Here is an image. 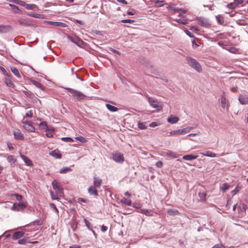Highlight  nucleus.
<instances>
[{"mask_svg":"<svg viewBox=\"0 0 248 248\" xmlns=\"http://www.w3.org/2000/svg\"><path fill=\"white\" fill-rule=\"evenodd\" d=\"M185 32L189 37H194L193 34L190 31H189L188 30H185Z\"/></svg>","mask_w":248,"mask_h":248,"instance_id":"59","label":"nucleus"},{"mask_svg":"<svg viewBox=\"0 0 248 248\" xmlns=\"http://www.w3.org/2000/svg\"><path fill=\"white\" fill-rule=\"evenodd\" d=\"M213 248H225L221 244H217L215 245Z\"/></svg>","mask_w":248,"mask_h":248,"instance_id":"58","label":"nucleus"},{"mask_svg":"<svg viewBox=\"0 0 248 248\" xmlns=\"http://www.w3.org/2000/svg\"><path fill=\"white\" fill-rule=\"evenodd\" d=\"M107 108L111 112H116L118 110V108L115 106L111 105L109 104H106Z\"/></svg>","mask_w":248,"mask_h":248,"instance_id":"27","label":"nucleus"},{"mask_svg":"<svg viewBox=\"0 0 248 248\" xmlns=\"http://www.w3.org/2000/svg\"><path fill=\"white\" fill-rule=\"evenodd\" d=\"M14 196L16 197L17 201H20L22 200V196L18 194H14Z\"/></svg>","mask_w":248,"mask_h":248,"instance_id":"54","label":"nucleus"},{"mask_svg":"<svg viewBox=\"0 0 248 248\" xmlns=\"http://www.w3.org/2000/svg\"><path fill=\"white\" fill-rule=\"evenodd\" d=\"M113 160L117 162H123L124 161L123 155L119 153H115L113 155Z\"/></svg>","mask_w":248,"mask_h":248,"instance_id":"8","label":"nucleus"},{"mask_svg":"<svg viewBox=\"0 0 248 248\" xmlns=\"http://www.w3.org/2000/svg\"><path fill=\"white\" fill-rule=\"evenodd\" d=\"M109 50H110V51H112L113 52H114V53H116V54H118V55H120V53L118 51H117V50L114 49H113V48H109Z\"/></svg>","mask_w":248,"mask_h":248,"instance_id":"62","label":"nucleus"},{"mask_svg":"<svg viewBox=\"0 0 248 248\" xmlns=\"http://www.w3.org/2000/svg\"><path fill=\"white\" fill-rule=\"evenodd\" d=\"M101 230L102 232H105L107 230V227L104 225L101 226Z\"/></svg>","mask_w":248,"mask_h":248,"instance_id":"61","label":"nucleus"},{"mask_svg":"<svg viewBox=\"0 0 248 248\" xmlns=\"http://www.w3.org/2000/svg\"><path fill=\"white\" fill-rule=\"evenodd\" d=\"M46 136L48 138H51L53 137L52 132L49 131H46Z\"/></svg>","mask_w":248,"mask_h":248,"instance_id":"60","label":"nucleus"},{"mask_svg":"<svg viewBox=\"0 0 248 248\" xmlns=\"http://www.w3.org/2000/svg\"><path fill=\"white\" fill-rule=\"evenodd\" d=\"M11 71L12 73L17 78H21V75L18 70L15 67H12L11 68Z\"/></svg>","mask_w":248,"mask_h":248,"instance_id":"28","label":"nucleus"},{"mask_svg":"<svg viewBox=\"0 0 248 248\" xmlns=\"http://www.w3.org/2000/svg\"><path fill=\"white\" fill-rule=\"evenodd\" d=\"M176 22L179 23H181L182 24L185 25L187 23V21L185 19H178L174 20Z\"/></svg>","mask_w":248,"mask_h":248,"instance_id":"47","label":"nucleus"},{"mask_svg":"<svg viewBox=\"0 0 248 248\" xmlns=\"http://www.w3.org/2000/svg\"><path fill=\"white\" fill-rule=\"evenodd\" d=\"M25 207L26 204L24 202H21L19 203H14L11 207V209L12 210L19 211L23 209Z\"/></svg>","mask_w":248,"mask_h":248,"instance_id":"6","label":"nucleus"},{"mask_svg":"<svg viewBox=\"0 0 248 248\" xmlns=\"http://www.w3.org/2000/svg\"><path fill=\"white\" fill-rule=\"evenodd\" d=\"M167 213L170 215L173 216L178 215L179 214V212L176 210L170 209L167 211Z\"/></svg>","mask_w":248,"mask_h":248,"instance_id":"36","label":"nucleus"},{"mask_svg":"<svg viewBox=\"0 0 248 248\" xmlns=\"http://www.w3.org/2000/svg\"><path fill=\"white\" fill-rule=\"evenodd\" d=\"M11 2L15 3L18 5H20L22 0H6Z\"/></svg>","mask_w":248,"mask_h":248,"instance_id":"51","label":"nucleus"},{"mask_svg":"<svg viewBox=\"0 0 248 248\" xmlns=\"http://www.w3.org/2000/svg\"><path fill=\"white\" fill-rule=\"evenodd\" d=\"M72 171L71 169L69 167H66L65 168L62 169L60 170V173H65L68 172H70Z\"/></svg>","mask_w":248,"mask_h":248,"instance_id":"39","label":"nucleus"},{"mask_svg":"<svg viewBox=\"0 0 248 248\" xmlns=\"http://www.w3.org/2000/svg\"><path fill=\"white\" fill-rule=\"evenodd\" d=\"M52 186L54 190H56V193L58 195H59L60 197H62V194H63V189L61 187L58 183V182L54 180L52 182Z\"/></svg>","mask_w":248,"mask_h":248,"instance_id":"3","label":"nucleus"},{"mask_svg":"<svg viewBox=\"0 0 248 248\" xmlns=\"http://www.w3.org/2000/svg\"><path fill=\"white\" fill-rule=\"evenodd\" d=\"M39 125L42 127L43 128H44L46 130V131H48V127L47 126V124L46 122H42L39 124Z\"/></svg>","mask_w":248,"mask_h":248,"instance_id":"40","label":"nucleus"},{"mask_svg":"<svg viewBox=\"0 0 248 248\" xmlns=\"http://www.w3.org/2000/svg\"><path fill=\"white\" fill-rule=\"evenodd\" d=\"M48 23L50 25L57 26V27H66V24L65 23L60 22L49 21Z\"/></svg>","mask_w":248,"mask_h":248,"instance_id":"21","label":"nucleus"},{"mask_svg":"<svg viewBox=\"0 0 248 248\" xmlns=\"http://www.w3.org/2000/svg\"><path fill=\"white\" fill-rule=\"evenodd\" d=\"M24 235V232H17L14 233L12 236V238L14 240L18 239L21 237H22Z\"/></svg>","mask_w":248,"mask_h":248,"instance_id":"19","label":"nucleus"},{"mask_svg":"<svg viewBox=\"0 0 248 248\" xmlns=\"http://www.w3.org/2000/svg\"><path fill=\"white\" fill-rule=\"evenodd\" d=\"M27 242L26 239H20L18 241V243L20 245H25Z\"/></svg>","mask_w":248,"mask_h":248,"instance_id":"53","label":"nucleus"},{"mask_svg":"<svg viewBox=\"0 0 248 248\" xmlns=\"http://www.w3.org/2000/svg\"><path fill=\"white\" fill-rule=\"evenodd\" d=\"M164 155L172 158H176L179 157V155L175 152L170 151H167L164 153Z\"/></svg>","mask_w":248,"mask_h":248,"instance_id":"16","label":"nucleus"},{"mask_svg":"<svg viewBox=\"0 0 248 248\" xmlns=\"http://www.w3.org/2000/svg\"><path fill=\"white\" fill-rule=\"evenodd\" d=\"M14 135L16 140H23L24 136L19 130L16 129L14 131Z\"/></svg>","mask_w":248,"mask_h":248,"instance_id":"13","label":"nucleus"},{"mask_svg":"<svg viewBox=\"0 0 248 248\" xmlns=\"http://www.w3.org/2000/svg\"><path fill=\"white\" fill-rule=\"evenodd\" d=\"M88 192L89 193V194L90 195H95V196H97L98 195V193H97V191L96 190V188L94 186H90L88 188Z\"/></svg>","mask_w":248,"mask_h":248,"instance_id":"20","label":"nucleus"},{"mask_svg":"<svg viewBox=\"0 0 248 248\" xmlns=\"http://www.w3.org/2000/svg\"><path fill=\"white\" fill-rule=\"evenodd\" d=\"M216 19L218 24L221 25L223 24L224 20L223 16L220 15H217L216 16Z\"/></svg>","mask_w":248,"mask_h":248,"instance_id":"34","label":"nucleus"},{"mask_svg":"<svg viewBox=\"0 0 248 248\" xmlns=\"http://www.w3.org/2000/svg\"><path fill=\"white\" fill-rule=\"evenodd\" d=\"M120 202L127 206H131L132 203L130 200L127 199L125 198H123Z\"/></svg>","mask_w":248,"mask_h":248,"instance_id":"26","label":"nucleus"},{"mask_svg":"<svg viewBox=\"0 0 248 248\" xmlns=\"http://www.w3.org/2000/svg\"><path fill=\"white\" fill-rule=\"evenodd\" d=\"M139 212L148 216H152L153 215L152 212L151 210H148L145 209H140Z\"/></svg>","mask_w":248,"mask_h":248,"instance_id":"29","label":"nucleus"},{"mask_svg":"<svg viewBox=\"0 0 248 248\" xmlns=\"http://www.w3.org/2000/svg\"><path fill=\"white\" fill-rule=\"evenodd\" d=\"M26 117L28 118H31L32 117V113L31 111L27 112L26 114Z\"/></svg>","mask_w":248,"mask_h":248,"instance_id":"57","label":"nucleus"},{"mask_svg":"<svg viewBox=\"0 0 248 248\" xmlns=\"http://www.w3.org/2000/svg\"><path fill=\"white\" fill-rule=\"evenodd\" d=\"M62 140L64 141L69 142H72L74 141L72 138L69 137L62 138Z\"/></svg>","mask_w":248,"mask_h":248,"instance_id":"49","label":"nucleus"},{"mask_svg":"<svg viewBox=\"0 0 248 248\" xmlns=\"http://www.w3.org/2000/svg\"><path fill=\"white\" fill-rule=\"evenodd\" d=\"M192 129V127H187L186 128L182 129V135L188 133Z\"/></svg>","mask_w":248,"mask_h":248,"instance_id":"43","label":"nucleus"},{"mask_svg":"<svg viewBox=\"0 0 248 248\" xmlns=\"http://www.w3.org/2000/svg\"><path fill=\"white\" fill-rule=\"evenodd\" d=\"M84 222L85 223V224L86 225V226L88 228V229L92 231L93 233L94 234V235H96V233H95L94 231H93V230H92V228H91V224L90 223V222L86 219H84Z\"/></svg>","mask_w":248,"mask_h":248,"instance_id":"33","label":"nucleus"},{"mask_svg":"<svg viewBox=\"0 0 248 248\" xmlns=\"http://www.w3.org/2000/svg\"><path fill=\"white\" fill-rule=\"evenodd\" d=\"M146 124V122H139L138 124V128L141 130L145 129L147 128Z\"/></svg>","mask_w":248,"mask_h":248,"instance_id":"31","label":"nucleus"},{"mask_svg":"<svg viewBox=\"0 0 248 248\" xmlns=\"http://www.w3.org/2000/svg\"><path fill=\"white\" fill-rule=\"evenodd\" d=\"M32 83L35 85L36 87L41 89V90H44L45 89V87L42 85L40 83L38 82L37 81L35 80H32L31 81Z\"/></svg>","mask_w":248,"mask_h":248,"instance_id":"25","label":"nucleus"},{"mask_svg":"<svg viewBox=\"0 0 248 248\" xmlns=\"http://www.w3.org/2000/svg\"><path fill=\"white\" fill-rule=\"evenodd\" d=\"M163 163L162 161H159L156 163L155 165L157 168H160L163 166Z\"/></svg>","mask_w":248,"mask_h":248,"instance_id":"55","label":"nucleus"},{"mask_svg":"<svg viewBox=\"0 0 248 248\" xmlns=\"http://www.w3.org/2000/svg\"><path fill=\"white\" fill-rule=\"evenodd\" d=\"M50 194L51 195V197L52 200H58L59 199V195H58L57 193L56 195H54L52 192L50 191Z\"/></svg>","mask_w":248,"mask_h":248,"instance_id":"46","label":"nucleus"},{"mask_svg":"<svg viewBox=\"0 0 248 248\" xmlns=\"http://www.w3.org/2000/svg\"><path fill=\"white\" fill-rule=\"evenodd\" d=\"M20 5L25 7L28 10H34L35 8H37V5L34 4H28L23 1H21Z\"/></svg>","mask_w":248,"mask_h":248,"instance_id":"12","label":"nucleus"},{"mask_svg":"<svg viewBox=\"0 0 248 248\" xmlns=\"http://www.w3.org/2000/svg\"><path fill=\"white\" fill-rule=\"evenodd\" d=\"M170 8L172 14L177 13L179 14V16L180 17H184V14H186L187 12L186 10L181 8H176L172 7H170Z\"/></svg>","mask_w":248,"mask_h":248,"instance_id":"4","label":"nucleus"},{"mask_svg":"<svg viewBox=\"0 0 248 248\" xmlns=\"http://www.w3.org/2000/svg\"><path fill=\"white\" fill-rule=\"evenodd\" d=\"M23 127L26 130L31 132H34L35 131V129L31 122L25 121L23 122Z\"/></svg>","mask_w":248,"mask_h":248,"instance_id":"5","label":"nucleus"},{"mask_svg":"<svg viewBox=\"0 0 248 248\" xmlns=\"http://www.w3.org/2000/svg\"><path fill=\"white\" fill-rule=\"evenodd\" d=\"M198 22L200 25L205 27H208L210 25L208 20L202 17H200L198 19Z\"/></svg>","mask_w":248,"mask_h":248,"instance_id":"10","label":"nucleus"},{"mask_svg":"<svg viewBox=\"0 0 248 248\" xmlns=\"http://www.w3.org/2000/svg\"><path fill=\"white\" fill-rule=\"evenodd\" d=\"M160 125V123L157 122H154L150 124L149 126L151 127H155Z\"/></svg>","mask_w":248,"mask_h":248,"instance_id":"48","label":"nucleus"},{"mask_svg":"<svg viewBox=\"0 0 248 248\" xmlns=\"http://www.w3.org/2000/svg\"><path fill=\"white\" fill-rule=\"evenodd\" d=\"M221 105L222 108H223L224 109H228V107L226 106V99L223 95H222L221 97Z\"/></svg>","mask_w":248,"mask_h":248,"instance_id":"30","label":"nucleus"},{"mask_svg":"<svg viewBox=\"0 0 248 248\" xmlns=\"http://www.w3.org/2000/svg\"><path fill=\"white\" fill-rule=\"evenodd\" d=\"M5 83L7 85V86L13 88L14 87V84L12 81H11L10 79H5Z\"/></svg>","mask_w":248,"mask_h":248,"instance_id":"42","label":"nucleus"},{"mask_svg":"<svg viewBox=\"0 0 248 248\" xmlns=\"http://www.w3.org/2000/svg\"><path fill=\"white\" fill-rule=\"evenodd\" d=\"M148 102L150 105L153 107L154 108H158L159 107V103L158 102V101L153 98L152 97H149L148 98Z\"/></svg>","mask_w":248,"mask_h":248,"instance_id":"9","label":"nucleus"},{"mask_svg":"<svg viewBox=\"0 0 248 248\" xmlns=\"http://www.w3.org/2000/svg\"><path fill=\"white\" fill-rule=\"evenodd\" d=\"M230 187V185L227 184V183H224L222 185V186L220 187V190L223 192H225L227 189H228Z\"/></svg>","mask_w":248,"mask_h":248,"instance_id":"35","label":"nucleus"},{"mask_svg":"<svg viewBox=\"0 0 248 248\" xmlns=\"http://www.w3.org/2000/svg\"><path fill=\"white\" fill-rule=\"evenodd\" d=\"M241 188V187L238 185L236 186L235 189L232 191V194L233 195H234L240 190Z\"/></svg>","mask_w":248,"mask_h":248,"instance_id":"44","label":"nucleus"},{"mask_svg":"<svg viewBox=\"0 0 248 248\" xmlns=\"http://www.w3.org/2000/svg\"><path fill=\"white\" fill-rule=\"evenodd\" d=\"M182 135V131L181 129L172 130L168 133V136H178Z\"/></svg>","mask_w":248,"mask_h":248,"instance_id":"17","label":"nucleus"},{"mask_svg":"<svg viewBox=\"0 0 248 248\" xmlns=\"http://www.w3.org/2000/svg\"><path fill=\"white\" fill-rule=\"evenodd\" d=\"M7 159L9 163L12 164L14 163L16 161V159L15 158L14 156L11 155H8Z\"/></svg>","mask_w":248,"mask_h":248,"instance_id":"37","label":"nucleus"},{"mask_svg":"<svg viewBox=\"0 0 248 248\" xmlns=\"http://www.w3.org/2000/svg\"><path fill=\"white\" fill-rule=\"evenodd\" d=\"M75 139L77 140H78L82 143H85L86 142V140L84 137H83L82 136L77 137L75 138Z\"/></svg>","mask_w":248,"mask_h":248,"instance_id":"45","label":"nucleus"},{"mask_svg":"<svg viewBox=\"0 0 248 248\" xmlns=\"http://www.w3.org/2000/svg\"><path fill=\"white\" fill-rule=\"evenodd\" d=\"M199 195V197H200L201 200H202V201L205 200V197H206V195L204 193H200Z\"/></svg>","mask_w":248,"mask_h":248,"instance_id":"52","label":"nucleus"},{"mask_svg":"<svg viewBox=\"0 0 248 248\" xmlns=\"http://www.w3.org/2000/svg\"><path fill=\"white\" fill-rule=\"evenodd\" d=\"M167 121L169 123L174 124L177 123L178 122L179 118L176 116L171 115L167 119Z\"/></svg>","mask_w":248,"mask_h":248,"instance_id":"18","label":"nucleus"},{"mask_svg":"<svg viewBox=\"0 0 248 248\" xmlns=\"http://www.w3.org/2000/svg\"><path fill=\"white\" fill-rule=\"evenodd\" d=\"M50 206L55 210L56 212L58 213V210L55 204L51 203L50 204Z\"/></svg>","mask_w":248,"mask_h":248,"instance_id":"63","label":"nucleus"},{"mask_svg":"<svg viewBox=\"0 0 248 248\" xmlns=\"http://www.w3.org/2000/svg\"><path fill=\"white\" fill-rule=\"evenodd\" d=\"M20 157L22 158V159L24 160V162L26 163V164L28 166H32V163L31 160L27 156L20 154Z\"/></svg>","mask_w":248,"mask_h":248,"instance_id":"15","label":"nucleus"},{"mask_svg":"<svg viewBox=\"0 0 248 248\" xmlns=\"http://www.w3.org/2000/svg\"><path fill=\"white\" fill-rule=\"evenodd\" d=\"M49 155L56 158L60 159L62 158V155L58 150H55L49 152Z\"/></svg>","mask_w":248,"mask_h":248,"instance_id":"14","label":"nucleus"},{"mask_svg":"<svg viewBox=\"0 0 248 248\" xmlns=\"http://www.w3.org/2000/svg\"><path fill=\"white\" fill-rule=\"evenodd\" d=\"M68 38L72 42L75 43L77 46H80L81 45L83 44V41L80 40L79 38H73L70 36H68Z\"/></svg>","mask_w":248,"mask_h":248,"instance_id":"11","label":"nucleus"},{"mask_svg":"<svg viewBox=\"0 0 248 248\" xmlns=\"http://www.w3.org/2000/svg\"><path fill=\"white\" fill-rule=\"evenodd\" d=\"M201 154L203 155H204L206 156H208V157H215L217 156V154H216L214 153L210 152V151H207L205 153H202Z\"/></svg>","mask_w":248,"mask_h":248,"instance_id":"24","label":"nucleus"},{"mask_svg":"<svg viewBox=\"0 0 248 248\" xmlns=\"http://www.w3.org/2000/svg\"><path fill=\"white\" fill-rule=\"evenodd\" d=\"M154 2L157 7H161L165 4L164 0H154Z\"/></svg>","mask_w":248,"mask_h":248,"instance_id":"32","label":"nucleus"},{"mask_svg":"<svg viewBox=\"0 0 248 248\" xmlns=\"http://www.w3.org/2000/svg\"><path fill=\"white\" fill-rule=\"evenodd\" d=\"M198 157L197 155H187L183 156V159L186 160L191 161L196 159Z\"/></svg>","mask_w":248,"mask_h":248,"instance_id":"22","label":"nucleus"},{"mask_svg":"<svg viewBox=\"0 0 248 248\" xmlns=\"http://www.w3.org/2000/svg\"><path fill=\"white\" fill-rule=\"evenodd\" d=\"M102 183V180L97 177L94 178L93 185L96 188H98L100 186Z\"/></svg>","mask_w":248,"mask_h":248,"instance_id":"23","label":"nucleus"},{"mask_svg":"<svg viewBox=\"0 0 248 248\" xmlns=\"http://www.w3.org/2000/svg\"><path fill=\"white\" fill-rule=\"evenodd\" d=\"M18 22L20 24H25V20L24 19H20L18 20Z\"/></svg>","mask_w":248,"mask_h":248,"instance_id":"64","label":"nucleus"},{"mask_svg":"<svg viewBox=\"0 0 248 248\" xmlns=\"http://www.w3.org/2000/svg\"><path fill=\"white\" fill-rule=\"evenodd\" d=\"M187 63L189 66L194 69L197 72L201 73L202 71V68L199 62L191 57L186 58Z\"/></svg>","mask_w":248,"mask_h":248,"instance_id":"1","label":"nucleus"},{"mask_svg":"<svg viewBox=\"0 0 248 248\" xmlns=\"http://www.w3.org/2000/svg\"><path fill=\"white\" fill-rule=\"evenodd\" d=\"M237 6H238V5L236 3V2H234L230 3L229 4H228L227 5V6L229 9H235Z\"/></svg>","mask_w":248,"mask_h":248,"instance_id":"38","label":"nucleus"},{"mask_svg":"<svg viewBox=\"0 0 248 248\" xmlns=\"http://www.w3.org/2000/svg\"><path fill=\"white\" fill-rule=\"evenodd\" d=\"M9 6L12 8L14 12H15V13H18L19 12V9L17 6L14 5V4H9Z\"/></svg>","mask_w":248,"mask_h":248,"instance_id":"41","label":"nucleus"},{"mask_svg":"<svg viewBox=\"0 0 248 248\" xmlns=\"http://www.w3.org/2000/svg\"><path fill=\"white\" fill-rule=\"evenodd\" d=\"M28 15L31 17H36V18H39V17H40V15L39 14H35V13L28 14Z\"/></svg>","mask_w":248,"mask_h":248,"instance_id":"56","label":"nucleus"},{"mask_svg":"<svg viewBox=\"0 0 248 248\" xmlns=\"http://www.w3.org/2000/svg\"><path fill=\"white\" fill-rule=\"evenodd\" d=\"M65 89L68 91L71 94H72V95L74 97H76L78 100L84 99L86 97L82 93L76 90L70 88H65Z\"/></svg>","mask_w":248,"mask_h":248,"instance_id":"2","label":"nucleus"},{"mask_svg":"<svg viewBox=\"0 0 248 248\" xmlns=\"http://www.w3.org/2000/svg\"><path fill=\"white\" fill-rule=\"evenodd\" d=\"M240 103L242 105L248 104V95L240 94L238 98Z\"/></svg>","mask_w":248,"mask_h":248,"instance_id":"7","label":"nucleus"},{"mask_svg":"<svg viewBox=\"0 0 248 248\" xmlns=\"http://www.w3.org/2000/svg\"><path fill=\"white\" fill-rule=\"evenodd\" d=\"M122 23H127L132 24L134 22V20L132 19H123L121 21Z\"/></svg>","mask_w":248,"mask_h":248,"instance_id":"50","label":"nucleus"}]
</instances>
